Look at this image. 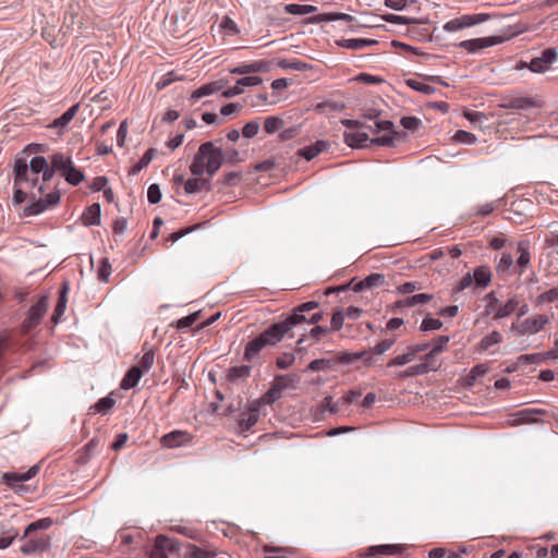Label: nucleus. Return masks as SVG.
Instances as JSON below:
<instances>
[{
  "label": "nucleus",
  "mask_w": 558,
  "mask_h": 558,
  "mask_svg": "<svg viewBox=\"0 0 558 558\" xmlns=\"http://www.w3.org/2000/svg\"><path fill=\"white\" fill-rule=\"evenodd\" d=\"M223 160L225 155L221 148L216 147L213 142H206L198 147L190 170L195 177H202L204 173L213 177L220 169Z\"/></svg>",
  "instance_id": "f257e3e1"
},
{
  "label": "nucleus",
  "mask_w": 558,
  "mask_h": 558,
  "mask_svg": "<svg viewBox=\"0 0 558 558\" xmlns=\"http://www.w3.org/2000/svg\"><path fill=\"white\" fill-rule=\"evenodd\" d=\"M301 381L300 375L295 373L275 376L270 388L260 397L268 405L280 399L284 391L294 390Z\"/></svg>",
  "instance_id": "f03ea898"
},
{
  "label": "nucleus",
  "mask_w": 558,
  "mask_h": 558,
  "mask_svg": "<svg viewBox=\"0 0 558 558\" xmlns=\"http://www.w3.org/2000/svg\"><path fill=\"white\" fill-rule=\"evenodd\" d=\"M300 317L298 314H291L284 320L271 325L259 336L267 345H275L294 327L299 326Z\"/></svg>",
  "instance_id": "7ed1b4c3"
},
{
  "label": "nucleus",
  "mask_w": 558,
  "mask_h": 558,
  "mask_svg": "<svg viewBox=\"0 0 558 558\" xmlns=\"http://www.w3.org/2000/svg\"><path fill=\"white\" fill-rule=\"evenodd\" d=\"M47 165H48V162H47L46 158L41 157V156L32 158V160L29 161V166L27 165L26 160L17 159L15 161V167H14V173H15L14 184H15V186L21 185L24 182H28L29 181V178H28L29 172L35 175L41 173L43 170H46Z\"/></svg>",
  "instance_id": "20e7f679"
},
{
  "label": "nucleus",
  "mask_w": 558,
  "mask_h": 558,
  "mask_svg": "<svg viewBox=\"0 0 558 558\" xmlns=\"http://www.w3.org/2000/svg\"><path fill=\"white\" fill-rule=\"evenodd\" d=\"M549 323V317L545 314H536L523 320L513 322L511 330L515 331L519 336L535 335L544 329Z\"/></svg>",
  "instance_id": "39448f33"
},
{
  "label": "nucleus",
  "mask_w": 558,
  "mask_h": 558,
  "mask_svg": "<svg viewBox=\"0 0 558 558\" xmlns=\"http://www.w3.org/2000/svg\"><path fill=\"white\" fill-rule=\"evenodd\" d=\"M47 310L48 296L44 295L38 300L36 304L31 306V308L28 310L27 315L21 326L22 331L24 333H27L34 328H36L40 324L41 318L45 316Z\"/></svg>",
  "instance_id": "423d86ee"
},
{
  "label": "nucleus",
  "mask_w": 558,
  "mask_h": 558,
  "mask_svg": "<svg viewBox=\"0 0 558 558\" xmlns=\"http://www.w3.org/2000/svg\"><path fill=\"white\" fill-rule=\"evenodd\" d=\"M558 52L555 48H547L542 51V54L537 58H533L529 64L521 61L518 64V69L527 66L534 73H544L549 70L550 65L556 62Z\"/></svg>",
  "instance_id": "0eeeda50"
},
{
  "label": "nucleus",
  "mask_w": 558,
  "mask_h": 558,
  "mask_svg": "<svg viewBox=\"0 0 558 558\" xmlns=\"http://www.w3.org/2000/svg\"><path fill=\"white\" fill-rule=\"evenodd\" d=\"M373 123H374L375 128H373L372 125L367 126L368 130L372 133H378V132H381V131H387L388 134L378 136L376 138H372L371 140V144H375V145H378V146H391V145H393L395 137L398 136L399 134L397 132L392 131V126H393L392 122H390V121H377V120H374Z\"/></svg>",
  "instance_id": "6e6552de"
},
{
  "label": "nucleus",
  "mask_w": 558,
  "mask_h": 558,
  "mask_svg": "<svg viewBox=\"0 0 558 558\" xmlns=\"http://www.w3.org/2000/svg\"><path fill=\"white\" fill-rule=\"evenodd\" d=\"M264 405H267V403L262 401V398H258L250 404L247 411L241 413L239 418V427L242 432L248 430L258 422L259 411Z\"/></svg>",
  "instance_id": "1a4fd4ad"
},
{
  "label": "nucleus",
  "mask_w": 558,
  "mask_h": 558,
  "mask_svg": "<svg viewBox=\"0 0 558 558\" xmlns=\"http://www.w3.org/2000/svg\"><path fill=\"white\" fill-rule=\"evenodd\" d=\"M179 549V542L165 535H158L149 553V558H167L169 553Z\"/></svg>",
  "instance_id": "9d476101"
},
{
  "label": "nucleus",
  "mask_w": 558,
  "mask_h": 558,
  "mask_svg": "<svg viewBox=\"0 0 558 558\" xmlns=\"http://www.w3.org/2000/svg\"><path fill=\"white\" fill-rule=\"evenodd\" d=\"M488 19L486 14H472V15H462L460 17L453 19L447 22L444 25V29L446 32H457L465 27H471L473 25L485 22Z\"/></svg>",
  "instance_id": "9b49d317"
},
{
  "label": "nucleus",
  "mask_w": 558,
  "mask_h": 558,
  "mask_svg": "<svg viewBox=\"0 0 558 558\" xmlns=\"http://www.w3.org/2000/svg\"><path fill=\"white\" fill-rule=\"evenodd\" d=\"M25 542L21 546L24 555H35L45 551L50 545V538L47 535L33 537L32 534L24 538Z\"/></svg>",
  "instance_id": "f8f14e48"
},
{
  "label": "nucleus",
  "mask_w": 558,
  "mask_h": 558,
  "mask_svg": "<svg viewBox=\"0 0 558 558\" xmlns=\"http://www.w3.org/2000/svg\"><path fill=\"white\" fill-rule=\"evenodd\" d=\"M543 413L544 411L538 409H523L510 414L507 423L509 426L536 423L538 421L537 416Z\"/></svg>",
  "instance_id": "ddd939ff"
},
{
  "label": "nucleus",
  "mask_w": 558,
  "mask_h": 558,
  "mask_svg": "<svg viewBox=\"0 0 558 558\" xmlns=\"http://www.w3.org/2000/svg\"><path fill=\"white\" fill-rule=\"evenodd\" d=\"M191 440L192 436L187 432L177 429L163 435L160 439V444L165 448L172 449L187 445Z\"/></svg>",
  "instance_id": "4468645a"
},
{
  "label": "nucleus",
  "mask_w": 558,
  "mask_h": 558,
  "mask_svg": "<svg viewBox=\"0 0 558 558\" xmlns=\"http://www.w3.org/2000/svg\"><path fill=\"white\" fill-rule=\"evenodd\" d=\"M354 280L355 278L351 279V290H353L354 292H363L383 286L385 282V276L375 272L371 274L369 276L357 282H354Z\"/></svg>",
  "instance_id": "2eb2a0df"
},
{
  "label": "nucleus",
  "mask_w": 558,
  "mask_h": 558,
  "mask_svg": "<svg viewBox=\"0 0 558 558\" xmlns=\"http://www.w3.org/2000/svg\"><path fill=\"white\" fill-rule=\"evenodd\" d=\"M78 109L80 104L73 105L62 116H60L59 118L54 119L51 123H49L47 128L57 130L59 135L64 134V132L68 130L70 122L76 116Z\"/></svg>",
  "instance_id": "dca6fc26"
},
{
  "label": "nucleus",
  "mask_w": 558,
  "mask_h": 558,
  "mask_svg": "<svg viewBox=\"0 0 558 558\" xmlns=\"http://www.w3.org/2000/svg\"><path fill=\"white\" fill-rule=\"evenodd\" d=\"M263 82V78L259 76H245L239 78L234 86L222 92V97L232 98L238 96L244 92V87L255 86Z\"/></svg>",
  "instance_id": "f3484780"
},
{
  "label": "nucleus",
  "mask_w": 558,
  "mask_h": 558,
  "mask_svg": "<svg viewBox=\"0 0 558 558\" xmlns=\"http://www.w3.org/2000/svg\"><path fill=\"white\" fill-rule=\"evenodd\" d=\"M396 342V339L395 338H388V339H384L381 340L380 342H378L372 350L371 353H367V352H363L362 354H352L351 353V363L354 361V360H359L363 356H366L364 362L365 364L367 365H371L373 363V354H383L385 353L386 351H388Z\"/></svg>",
  "instance_id": "a211bd4d"
},
{
  "label": "nucleus",
  "mask_w": 558,
  "mask_h": 558,
  "mask_svg": "<svg viewBox=\"0 0 558 558\" xmlns=\"http://www.w3.org/2000/svg\"><path fill=\"white\" fill-rule=\"evenodd\" d=\"M499 107L502 109L525 110L539 107V104L531 97H513L504 100Z\"/></svg>",
  "instance_id": "6ab92c4d"
},
{
  "label": "nucleus",
  "mask_w": 558,
  "mask_h": 558,
  "mask_svg": "<svg viewBox=\"0 0 558 558\" xmlns=\"http://www.w3.org/2000/svg\"><path fill=\"white\" fill-rule=\"evenodd\" d=\"M269 63L266 61H255L247 64H240L230 70L232 74L265 73L269 71Z\"/></svg>",
  "instance_id": "aec40b11"
},
{
  "label": "nucleus",
  "mask_w": 558,
  "mask_h": 558,
  "mask_svg": "<svg viewBox=\"0 0 558 558\" xmlns=\"http://www.w3.org/2000/svg\"><path fill=\"white\" fill-rule=\"evenodd\" d=\"M440 367L439 363H420L408 367L404 372L399 374L400 378L415 377L427 374L430 371H437Z\"/></svg>",
  "instance_id": "412c9836"
},
{
  "label": "nucleus",
  "mask_w": 558,
  "mask_h": 558,
  "mask_svg": "<svg viewBox=\"0 0 558 558\" xmlns=\"http://www.w3.org/2000/svg\"><path fill=\"white\" fill-rule=\"evenodd\" d=\"M519 257L517 259V267L519 269V274L522 275L525 272L526 268L530 267L531 264V252L530 244L527 241H520L517 246Z\"/></svg>",
  "instance_id": "4be33fe9"
},
{
  "label": "nucleus",
  "mask_w": 558,
  "mask_h": 558,
  "mask_svg": "<svg viewBox=\"0 0 558 558\" xmlns=\"http://www.w3.org/2000/svg\"><path fill=\"white\" fill-rule=\"evenodd\" d=\"M223 86H225V83L222 81H215V82H210L208 84H204L191 94V100L196 101L205 96L213 95V94L221 90L223 88Z\"/></svg>",
  "instance_id": "5701e85b"
},
{
  "label": "nucleus",
  "mask_w": 558,
  "mask_h": 558,
  "mask_svg": "<svg viewBox=\"0 0 558 558\" xmlns=\"http://www.w3.org/2000/svg\"><path fill=\"white\" fill-rule=\"evenodd\" d=\"M472 277L475 287L484 289L488 287L492 281V270L489 266L482 265L474 269Z\"/></svg>",
  "instance_id": "b1692460"
},
{
  "label": "nucleus",
  "mask_w": 558,
  "mask_h": 558,
  "mask_svg": "<svg viewBox=\"0 0 558 558\" xmlns=\"http://www.w3.org/2000/svg\"><path fill=\"white\" fill-rule=\"evenodd\" d=\"M357 121L351 120V148H364L367 143H371L369 136L366 132L355 130L359 126Z\"/></svg>",
  "instance_id": "393cba45"
},
{
  "label": "nucleus",
  "mask_w": 558,
  "mask_h": 558,
  "mask_svg": "<svg viewBox=\"0 0 558 558\" xmlns=\"http://www.w3.org/2000/svg\"><path fill=\"white\" fill-rule=\"evenodd\" d=\"M265 347H267L266 342L260 336H257L247 342L244 351V359L246 361H253Z\"/></svg>",
  "instance_id": "a878e982"
},
{
  "label": "nucleus",
  "mask_w": 558,
  "mask_h": 558,
  "mask_svg": "<svg viewBox=\"0 0 558 558\" xmlns=\"http://www.w3.org/2000/svg\"><path fill=\"white\" fill-rule=\"evenodd\" d=\"M493 44L494 41L492 40V38L485 37L463 40L459 44V47L465 49L469 52H475L481 49L487 48Z\"/></svg>",
  "instance_id": "bb28decb"
},
{
  "label": "nucleus",
  "mask_w": 558,
  "mask_h": 558,
  "mask_svg": "<svg viewBox=\"0 0 558 558\" xmlns=\"http://www.w3.org/2000/svg\"><path fill=\"white\" fill-rule=\"evenodd\" d=\"M82 220L85 226H98L100 223V205L95 203L88 206L82 215Z\"/></svg>",
  "instance_id": "cd10ccee"
},
{
  "label": "nucleus",
  "mask_w": 558,
  "mask_h": 558,
  "mask_svg": "<svg viewBox=\"0 0 558 558\" xmlns=\"http://www.w3.org/2000/svg\"><path fill=\"white\" fill-rule=\"evenodd\" d=\"M39 471L38 465H33L27 472L24 473H5L4 478L9 485H13L16 482H25L36 476Z\"/></svg>",
  "instance_id": "c85d7f7f"
},
{
  "label": "nucleus",
  "mask_w": 558,
  "mask_h": 558,
  "mask_svg": "<svg viewBox=\"0 0 558 558\" xmlns=\"http://www.w3.org/2000/svg\"><path fill=\"white\" fill-rule=\"evenodd\" d=\"M513 269V257L510 253H502L496 264V271L499 276H510Z\"/></svg>",
  "instance_id": "c756f323"
},
{
  "label": "nucleus",
  "mask_w": 558,
  "mask_h": 558,
  "mask_svg": "<svg viewBox=\"0 0 558 558\" xmlns=\"http://www.w3.org/2000/svg\"><path fill=\"white\" fill-rule=\"evenodd\" d=\"M142 374L143 372L140 366H133L130 368L121 381V388L131 389L135 387L140 381Z\"/></svg>",
  "instance_id": "7c9ffc66"
},
{
  "label": "nucleus",
  "mask_w": 558,
  "mask_h": 558,
  "mask_svg": "<svg viewBox=\"0 0 558 558\" xmlns=\"http://www.w3.org/2000/svg\"><path fill=\"white\" fill-rule=\"evenodd\" d=\"M68 290H69V286L68 283H63L62 284V289L60 291V296H59V301H58V304L53 311V314H52V317H51V320L54 323V324H58L60 318L62 317L65 308H66V293H68Z\"/></svg>",
  "instance_id": "2f4dec72"
},
{
  "label": "nucleus",
  "mask_w": 558,
  "mask_h": 558,
  "mask_svg": "<svg viewBox=\"0 0 558 558\" xmlns=\"http://www.w3.org/2000/svg\"><path fill=\"white\" fill-rule=\"evenodd\" d=\"M326 148V142L317 141L315 144L298 150V155L306 160H312Z\"/></svg>",
  "instance_id": "473e14b6"
},
{
  "label": "nucleus",
  "mask_w": 558,
  "mask_h": 558,
  "mask_svg": "<svg viewBox=\"0 0 558 558\" xmlns=\"http://www.w3.org/2000/svg\"><path fill=\"white\" fill-rule=\"evenodd\" d=\"M415 359H416V354L413 351L412 347L409 345V347H407V349H405V351L403 353L398 354L397 356L391 359L388 362L387 366L388 367L403 366L405 364H409V363L413 362Z\"/></svg>",
  "instance_id": "72a5a7b5"
},
{
  "label": "nucleus",
  "mask_w": 558,
  "mask_h": 558,
  "mask_svg": "<svg viewBox=\"0 0 558 558\" xmlns=\"http://www.w3.org/2000/svg\"><path fill=\"white\" fill-rule=\"evenodd\" d=\"M216 556V549L201 548L192 544L187 546V551L184 554V558H215Z\"/></svg>",
  "instance_id": "f704fd0d"
},
{
  "label": "nucleus",
  "mask_w": 558,
  "mask_h": 558,
  "mask_svg": "<svg viewBox=\"0 0 558 558\" xmlns=\"http://www.w3.org/2000/svg\"><path fill=\"white\" fill-rule=\"evenodd\" d=\"M520 305V299L518 295H512L505 304H501V307L498 308L496 314V319H501L510 316L514 311H517Z\"/></svg>",
  "instance_id": "c9c22d12"
},
{
  "label": "nucleus",
  "mask_w": 558,
  "mask_h": 558,
  "mask_svg": "<svg viewBox=\"0 0 558 558\" xmlns=\"http://www.w3.org/2000/svg\"><path fill=\"white\" fill-rule=\"evenodd\" d=\"M345 108V100H336V99H328L322 104L317 105V109L320 110V112L326 114H331L333 112L342 111Z\"/></svg>",
  "instance_id": "e433bc0d"
},
{
  "label": "nucleus",
  "mask_w": 558,
  "mask_h": 558,
  "mask_svg": "<svg viewBox=\"0 0 558 558\" xmlns=\"http://www.w3.org/2000/svg\"><path fill=\"white\" fill-rule=\"evenodd\" d=\"M72 163L73 162L71 158L62 153L54 154L51 157V166L61 174H63L72 166Z\"/></svg>",
  "instance_id": "4c0bfd02"
},
{
  "label": "nucleus",
  "mask_w": 558,
  "mask_h": 558,
  "mask_svg": "<svg viewBox=\"0 0 558 558\" xmlns=\"http://www.w3.org/2000/svg\"><path fill=\"white\" fill-rule=\"evenodd\" d=\"M284 126V121L277 116H269L264 121V131L267 134H275L278 131L282 130Z\"/></svg>",
  "instance_id": "58836bf2"
},
{
  "label": "nucleus",
  "mask_w": 558,
  "mask_h": 558,
  "mask_svg": "<svg viewBox=\"0 0 558 558\" xmlns=\"http://www.w3.org/2000/svg\"><path fill=\"white\" fill-rule=\"evenodd\" d=\"M485 300L487 302L485 306V313L487 315H492L494 319H496V314L498 308L501 307V303L496 296L495 292H489L486 294Z\"/></svg>",
  "instance_id": "ea45409f"
},
{
  "label": "nucleus",
  "mask_w": 558,
  "mask_h": 558,
  "mask_svg": "<svg viewBox=\"0 0 558 558\" xmlns=\"http://www.w3.org/2000/svg\"><path fill=\"white\" fill-rule=\"evenodd\" d=\"M450 341L448 336H439L432 341V349L429 350V357L437 356L444 352Z\"/></svg>",
  "instance_id": "a19ab883"
},
{
  "label": "nucleus",
  "mask_w": 558,
  "mask_h": 558,
  "mask_svg": "<svg viewBox=\"0 0 558 558\" xmlns=\"http://www.w3.org/2000/svg\"><path fill=\"white\" fill-rule=\"evenodd\" d=\"M51 525H52V520L50 518H44V519L37 520V521L31 523L29 525H27V527L25 529L23 538L28 537L33 532H35L37 530H47Z\"/></svg>",
  "instance_id": "79ce46f5"
},
{
  "label": "nucleus",
  "mask_w": 558,
  "mask_h": 558,
  "mask_svg": "<svg viewBox=\"0 0 558 558\" xmlns=\"http://www.w3.org/2000/svg\"><path fill=\"white\" fill-rule=\"evenodd\" d=\"M62 175L68 183L74 186L78 185L85 179L83 172L76 169L73 163Z\"/></svg>",
  "instance_id": "37998d69"
},
{
  "label": "nucleus",
  "mask_w": 558,
  "mask_h": 558,
  "mask_svg": "<svg viewBox=\"0 0 558 558\" xmlns=\"http://www.w3.org/2000/svg\"><path fill=\"white\" fill-rule=\"evenodd\" d=\"M501 341H502L501 333L497 330H494L481 340L480 345H481V349L485 351V350H488L494 344L500 343Z\"/></svg>",
  "instance_id": "c03bdc74"
},
{
  "label": "nucleus",
  "mask_w": 558,
  "mask_h": 558,
  "mask_svg": "<svg viewBox=\"0 0 558 558\" xmlns=\"http://www.w3.org/2000/svg\"><path fill=\"white\" fill-rule=\"evenodd\" d=\"M476 288L473 281V277L470 272L465 274L452 288V293L457 294L466 289Z\"/></svg>",
  "instance_id": "a18cd8bd"
},
{
  "label": "nucleus",
  "mask_w": 558,
  "mask_h": 558,
  "mask_svg": "<svg viewBox=\"0 0 558 558\" xmlns=\"http://www.w3.org/2000/svg\"><path fill=\"white\" fill-rule=\"evenodd\" d=\"M556 301H558V286L541 293L536 298L535 303L536 305H541L544 303H553Z\"/></svg>",
  "instance_id": "49530a36"
},
{
  "label": "nucleus",
  "mask_w": 558,
  "mask_h": 558,
  "mask_svg": "<svg viewBox=\"0 0 558 558\" xmlns=\"http://www.w3.org/2000/svg\"><path fill=\"white\" fill-rule=\"evenodd\" d=\"M157 149L149 148L145 154L141 157L138 162L133 167L132 173H138L143 168L147 167L149 162L153 160L154 156L156 155Z\"/></svg>",
  "instance_id": "de8ad7c7"
},
{
  "label": "nucleus",
  "mask_w": 558,
  "mask_h": 558,
  "mask_svg": "<svg viewBox=\"0 0 558 558\" xmlns=\"http://www.w3.org/2000/svg\"><path fill=\"white\" fill-rule=\"evenodd\" d=\"M286 11L290 14L304 15L316 11V8L310 4L291 3L286 7Z\"/></svg>",
  "instance_id": "09e8293b"
},
{
  "label": "nucleus",
  "mask_w": 558,
  "mask_h": 558,
  "mask_svg": "<svg viewBox=\"0 0 558 558\" xmlns=\"http://www.w3.org/2000/svg\"><path fill=\"white\" fill-rule=\"evenodd\" d=\"M116 401L114 399H112L111 397H105V398H101L100 400H98V402H96L92 408L90 410H93L94 412H98V413H107L109 410L112 409V407L114 405Z\"/></svg>",
  "instance_id": "8fccbe9b"
},
{
  "label": "nucleus",
  "mask_w": 558,
  "mask_h": 558,
  "mask_svg": "<svg viewBox=\"0 0 558 558\" xmlns=\"http://www.w3.org/2000/svg\"><path fill=\"white\" fill-rule=\"evenodd\" d=\"M47 209L46 201H37L24 208V216H35L44 213Z\"/></svg>",
  "instance_id": "3c124183"
},
{
  "label": "nucleus",
  "mask_w": 558,
  "mask_h": 558,
  "mask_svg": "<svg viewBox=\"0 0 558 558\" xmlns=\"http://www.w3.org/2000/svg\"><path fill=\"white\" fill-rule=\"evenodd\" d=\"M351 82H357L366 85L379 84L383 82V78L379 76H375L368 73H360L353 77H351Z\"/></svg>",
  "instance_id": "603ef678"
},
{
  "label": "nucleus",
  "mask_w": 558,
  "mask_h": 558,
  "mask_svg": "<svg viewBox=\"0 0 558 558\" xmlns=\"http://www.w3.org/2000/svg\"><path fill=\"white\" fill-rule=\"evenodd\" d=\"M205 185L204 180H199L197 178L189 179L184 182V191L187 194L199 192Z\"/></svg>",
  "instance_id": "864d4df0"
},
{
  "label": "nucleus",
  "mask_w": 558,
  "mask_h": 558,
  "mask_svg": "<svg viewBox=\"0 0 558 558\" xmlns=\"http://www.w3.org/2000/svg\"><path fill=\"white\" fill-rule=\"evenodd\" d=\"M318 306V303L315 301H310L306 303H303L302 305L298 306L292 314H298L300 317L299 325L306 322L305 316L303 313L310 312L312 310H315Z\"/></svg>",
  "instance_id": "5fc2aeb1"
},
{
  "label": "nucleus",
  "mask_w": 558,
  "mask_h": 558,
  "mask_svg": "<svg viewBox=\"0 0 558 558\" xmlns=\"http://www.w3.org/2000/svg\"><path fill=\"white\" fill-rule=\"evenodd\" d=\"M154 359H155V352L153 349H148L147 351H145V353L143 354V356L140 361V367H141L142 372H148L150 369V367L154 364Z\"/></svg>",
  "instance_id": "6e6d98bb"
},
{
  "label": "nucleus",
  "mask_w": 558,
  "mask_h": 558,
  "mask_svg": "<svg viewBox=\"0 0 558 558\" xmlns=\"http://www.w3.org/2000/svg\"><path fill=\"white\" fill-rule=\"evenodd\" d=\"M544 362L542 353L522 354L518 357L519 364H541Z\"/></svg>",
  "instance_id": "4d7b16f0"
},
{
  "label": "nucleus",
  "mask_w": 558,
  "mask_h": 558,
  "mask_svg": "<svg viewBox=\"0 0 558 558\" xmlns=\"http://www.w3.org/2000/svg\"><path fill=\"white\" fill-rule=\"evenodd\" d=\"M111 275V265L107 258H102L100 260V265L97 271L98 279L101 281H108L109 277Z\"/></svg>",
  "instance_id": "13d9d810"
},
{
  "label": "nucleus",
  "mask_w": 558,
  "mask_h": 558,
  "mask_svg": "<svg viewBox=\"0 0 558 558\" xmlns=\"http://www.w3.org/2000/svg\"><path fill=\"white\" fill-rule=\"evenodd\" d=\"M441 327H442L441 320H439L438 318H432V317H425L421 324V330H423V331L438 330Z\"/></svg>",
  "instance_id": "bf43d9fd"
},
{
  "label": "nucleus",
  "mask_w": 558,
  "mask_h": 558,
  "mask_svg": "<svg viewBox=\"0 0 558 558\" xmlns=\"http://www.w3.org/2000/svg\"><path fill=\"white\" fill-rule=\"evenodd\" d=\"M408 86H410L412 89L421 92L423 94L429 95L434 93L435 88L430 85L417 82L415 80H409L407 82Z\"/></svg>",
  "instance_id": "052dcab7"
},
{
  "label": "nucleus",
  "mask_w": 558,
  "mask_h": 558,
  "mask_svg": "<svg viewBox=\"0 0 558 558\" xmlns=\"http://www.w3.org/2000/svg\"><path fill=\"white\" fill-rule=\"evenodd\" d=\"M258 130H259L258 122L253 120V121L247 122L243 126L242 134L246 138H252L258 133Z\"/></svg>",
  "instance_id": "680f3d73"
},
{
  "label": "nucleus",
  "mask_w": 558,
  "mask_h": 558,
  "mask_svg": "<svg viewBox=\"0 0 558 558\" xmlns=\"http://www.w3.org/2000/svg\"><path fill=\"white\" fill-rule=\"evenodd\" d=\"M147 198L150 204H157L161 199V191L158 184L149 185L147 190Z\"/></svg>",
  "instance_id": "e2e57ef3"
},
{
  "label": "nucleus",
  "mask_w": 558,
  "mask_h": 558,
  "mask_svg": "<svg viewBox=\"0 0 558 558\" xmlns=\"http://www.w3.org/2000/svg\"><path fill=\"white\" fill-rule=\"evenodd\" d=\"M378 41L375 39H365V38H351V50L363 49L366 46L377 45Z\"/></svg>",
  "instance_id": "0e129e2a"
},
{
  "label": "nucleus",
  "mask_w": 558,
  "mask_h": 558,
  "mask_svg": "<svg viewBox=\"0 0 558 558\" xmlns=\"http://www.w3.org/2000/svg\"><path fill=\"white\" fill-rule=\"evenodd\" d=\"M295 361V357L291 353H284L277 357L276 364L280 369L290 367Z\"/></svg>",
  "instance_id": "69168bd1"
},
{
  "label": "nucleus",
  "mask_w": 558,
  "mask_h": 558,
  "mask_svg": "<svg viewBox=\"0 0 558 558\" xmlns=\"http://www.w3.org/2000/svg\"><path fill=\"white\" fill-rule=\"evenodd\" d=\"M198 315H199V312H195V313H193L191 315H187L185 317L180 318L177 322V327L179 329H184V328H187V327L192 326L197 320Z\"/></svg>",
  "instance_id": "338daca9"
},
{
  "label": "nucleus",
  "mask_w": 558,
  "mask_h": 558,
  "mask_svg": "<svg viewBox=\"0 0 558 558\" xmlns=\"http://www.w3.org/2000/svg\"><path fill=\"white\" fill-rule=\"evenodd\" d=\"M454 138L458 142L465 143V144H474L476 142V136L470 132L466 131H458L454 135Z\"/></svg>",
  "instance_id": "774afa93"
}]
</instances>
